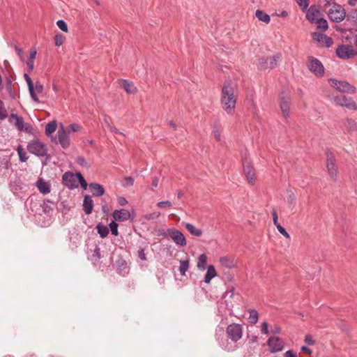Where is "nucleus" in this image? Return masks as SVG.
<instances>
[{
    "mask_svg": "<svg viewBox=\"0 0 357 357\" xmlns=\"http://www.w3.org/2000/svg\"><path fill=\"white\" fill-rule=\"evenodd\" d=\"M278 231L282 234L283 235L284 237H286L287 238H290V236L289 234H288V232L286 231V229L281 226V225H277L276 227Z\"/></svg>",
    "mask_w": 357,
    "mask_h": 357,
    "instance_id": "48",
    "label": "nucleus"
},
{
    "mask_svg": "<svg viewBox=\"0 0 357 357\" xmlns=\"http://www.w3.org/2000/svg\"><path fill=\"white\" fill-rule=\"evenodd\" d=\"M207 264V257L205 254H202L198 257L197 261V268L200 271H204L206 269Z\"/></svg>",
    "mask_w": 357,
    "mask_h": 357,
    "instance_id": "27",
    "label": "nucleus"
},
{
    "mask_svg": "<svg viewBox=\"0 0 357 357\" xmlns=\"http://www.w3.org/2000/svg\"><path fill=\"white\" fill-rule=\"evenodd\" d=\"M138 257L142 261L146 260V255H145L144 249V248H140L139 249V250H138Z\"/></svg>",
    "mask_w": 357,
    "mask_h": 357,
    "instance_id": "52",
    "label": "nucleus"
},
{
    "mask_svg": "<svg viewBox=\"0 0 357 357\" xmlns=\"http://www.w3.org/2000/svg\"><path fill=\"white\" fill-rule=\"evenodd\" d=\"M220 262L222 266H223L226 268H232L234 267V261L229 257H220Z\"/></svg>",
    "mask_w": 357,
    "mask_h": 357,
    "instance_id": "31",
    "label": "nucleus"
},
{
    "mask_svg": "<svg viewBox=\"0 0 357 357\" xmlns=\"http://www.w3.org/2000/svg\"><path fill=\"white\" fill-rule=\"evenodd\" d=\"M280 58V55L277 54L271 57H267L268 63V68H273L276 66L277 61Z\"/></svg>",
    "mask_w": 357,
    "mask_h": 357,
    "instance_id": "36",
    "label": "nucleus"
},
{
    "mask_svg": "<svg viewBox=\"0 0 357 357\" xmlns=\"http://www.w3.org/2000/svg\"><path fill=\"white\" fill-rule=\"evenodd\" d=\"M76 162L79 165L83 167L89 168L90 167V165L86 161L84 158L82 156H78L76 159Z\"/></svg>",
    "mask_w": 357,
    "mask_h": 357,
    "instance_id": "42",
    "label": "nucleus"
},
{
    "mask_svg": "<svg viewBox=\"0 0 357 357\" xmlns=\"http://www.w3.org/2000/svg\"><path fill=\"white\" fill-rule=\"evenodd\" d=\"M58 27L64 32L68 31V25L66 22L63 20H59L56 22Z\"/></svg>",
    "mask_w": 357,
    "mask_h": 357,
    "instance_id": "46",
    "label": "nucleus"
},
{
    "mask_svg": "<svg viewBox=\"0 0 357 357\" xmlns=\"http://www.w3.org/2000/svg\"><path fill=\"white\" fill-rule=\"evenodd\" d=\"M64 41V37L61 34H57L54 37L55 45L58 47L61 46Z\"/></svg>",
    "mask_w": 357,
    "mask_h": 357,
    "instance_id": "47",
    "label": "nucleus"
},
{
    "mask_svg": "<svg viewBox=\"0 0 357 357\" xmlns=\"http://www.w3.org/2000/svg\"><path fill=\"white\" fill-rule=\"evenodd\" d=\"M272 217H273V224L275 227H277V225H280L278 222V216L276 211L274 209H273V211H272Z\"/></svg>",
    "mask_w": 357,
    "mask_h": 357,
    "instance_id": "53",
    "label": "nucleus"
},
{
    "mask_svg": "<svg viewBox=\"0 0 357 357\" xmlns=\"http://www.w3.org/2000/svg\"><path fill=\"white\" fill-rule=\"evenodd\" d=\"M281 331H282V328L278 324H275L271 327L270 333H271L273 335L279 334L281 333Z\"/></svg>",
    "mask_w": 357,
    "mask_h": 357,
    "instance_id": "49",
    "label": "nucleus"
},
{
    "mask_svg": "<svg viewBox=\"0 0 357 357\" xmlns=\"http://www.w3.org/2000/svg\"><path fill=\"white\" fill-rule=\"evenodd\" d=\"M69 133L65 128L61 126L57 132V142L61 144L63 149H66L70 145Z\"/></svg>",
    "mask_w": 357,
    "mask_h": 357,
    "instance_id": "15",
    "label": "nucleus"
},
{
    "mask_svg": "<svg viewBox=\"0 0 357 357\" xmlns=\"http://www.w3.org/2000/svg\"><path fill=\"white\" fill-rule=\"evenodd\" d=\"M117 202L120 206H125L128 204V201L123 197H119L117 198Z\"/></svg>",
    "mask_w": 357,
    "mask_h": 357,
    "instance_id": "55",
    "label": "nucleus"
},
{
    "mask_svg": "<svg viewBox=\"0 0 357 357\" xmlns=\"http://www.w3.org/2000/svg\"><path fill=\"white\" fill-rule=\"evenodd\" d=\"M82 206L83 210L86 214L89 215L92 213L93 208V201L91 196H84Z\"/></svg>",
    "mask_w": 357,
    "mask_h": 357,
    "instance_id": "22",
    "label": "nucleus"
},
{
    "mask_svg": "<svg viewBox=\"0 0 357 357\" xmlns=\"http://www.w3.org/2000/svg\"><path fill=\"white\" fill-rule=\"evenodd\" d=\"M160 215V213L153 212V213L145 214L144 217L147 220H153L158 219Z\"/></svg>",
    "mask_w": 357,
    "mask_h": 357,
    "instance_id": "41",
    "label": "nucleus"
},
{
    "mask_svg": "<svg viewBox=\"0 0 357 357\" xmlns=\"http://www.w3.org/2000/svg\"><path fill=\"white\" fill-rule=\"evenodd\" d=\"M268 333V324L266 321H264L261 323V333L262 335H267Z\"/></svg>",
    "mask_w": 357,
    "mask_h": 357,
    "instance_id": "50",
    "label": "nucleus"
},
{
    "mask_svg": "<svg viewBox=\"0 0 357 357\" xmlns=\"http://www.w3.org/2000/svg\"><path fill=\"white\" fill-rule=\"evenodd\" d=\"M96 229L100 236L102 238H105L109 234V229L107 227L101 223H99L97 225Z\"/></svg>",
    "mask_w": 357,
    "mask_h": 357,
    "instance_id": "29",
    "label": "nucleus"
},
{
    "mask_svg": "<svg viewBox=\"0 0 357 357\" xmlns=\"http://www.w3.org/2000/svg\"><path fill=\"white\" fill-rule=\"evenodd\" d=\"M226 333L228 337L236 342L242 337L243 328L238 324H231L227 327Z\"/></svg>",
    "mask_w": 357,
    "mask_h": 357,
    "instance_id": "7",
    "label": "nucleus"
},
{
    "mask_svg": "<svg viewBox=\"0 0 357 357\" xmlns=\"http://www.w3.org/2000/svg\"><path fill=\"white\" fill-rule=\"evenodd\" d=\"M109 229H110V231H111V233L114 235V236H117L119 232H118V224L114 222V221H112L110 222L109 224Z\"/></svg>",
    "mask_w": 357,
    "mask_h": 357,
    "instance_id": "44",
    "label": "nucleus"
},
{
    "mask_svg": "<svg viewBox=\"0 0 357 357\" xmlns=\"http://www.w3.org/2000/svg\"><path fill=\"white\" fill-rule=\"evenodd\" d=\"M121 86L128 93L134 94L137 92V89L133 83L128 80H121Z\"/></svg>",
    "mask_w": 357,
    "mask_h": 357,
    "instance_id": "24",
    "label": "nucleus"
},
{
    "mask_svg": "<svg viewBox=\"0 0 357 357\" xmlns=\"http://www.w3.org/2000/svg\"><path fill=\"white\" fill-rule=\"evenodd\" d=\"M287 202L290 205H294L296 203V198L294 195H290L287 198Z\"/></svg>",
    "mask_w": 357,
    "mask_h": 357,
    "instance_id": "60",
    "label": "nucleus"
},
{
    "mask_svg": "<svg viewBox=\"0 0 357 357\" xmlns=\"http://www.w3.org/2000/svg\"><path fill=\"white\" fill-rule=\"evenodd\" d=\"M167 234L177 245L180 247H185L186 245L185 237L179 230L169 228L167 230Z\"/></svg>",
    "mask_w": 357,
    "mask_h": 357,
    "instance_id": "10",
    "label": "nucleus"
},
{
    "mask_svg": "<svg viewBox=\"0 0 357 357\" xmlns=\"http://www.w3.org/2000/svg\"><path fill=\"white\" fill-rule=\"evenodd\" d=\"M157 206L161 208L170 207L172 206V203L169 201H161L158 202Z\"/></svg>",
    "mask_w": 357,
    "mask_h": 357,
    "instance_id": "51",
    "label": "nucleus"
},
{
    "mask_svg": "<svg viewBox=\"0 0 357 357\" xmlns=\"http://www.w3.org/2000/svg\"><path fill=\"white\" fill-rule=\"evenodd\" d=\"M336 54L340 59H349L357 55V50L351 45H341L337 47Z\"/></svg>",
    "mask_w": 357,
    "mask_h": 357,
    "instance_id": "6",
    "label": "nucleus"
},
{
    "mask_svg": "<svg viewBox=\"0 0 357 357\" xmlns=\"http://www.w3.org/2000/svg\"><path fill=\"white\" fill-rule=\"evenodd\" d=\"M9 122L14 125L20 131L30 133L32 127L29 123H24L22 117L15 114H11L9 116Z\"/></svg>",
    "mask_w": 357,
    "mask_h": 357,
    "instance_id": "5",
    "label": "nucleus"
},
{
    "mask_svg": "<svg viewBox=\"0 0 357 357\" xmlns=\"http://www.w3.org/2000/svg\"><path fill=\"white\" fill-rule=\"evenodd\" d=\"M290 96L283 93L280 96V107L282 115L286 119L289 117Z\"/></svg>",
    "mask_w": 357,
    "mask_h": 357,
    "instance_id": "13",
    "label": "nucleus"
},
{
    "mask_svg": "<svg viewBox=\"0 0 357 357\" xmlns=\"http://www.w3.org/2000/svg\"><path fill=\"white\" fill-rule=\"evenodd\" d=\"M217 275L215 267L213 265H209L207 267V271L204 276V282L209 284L211 280Z\"/></svg>",
    "mask_w": 357,
    "mask_h": 357,
    "instance_id": "23",
    "label": "nucleus"
},
{
    "mask_svg": "<svg viewBox=\"0 0 357 357\" xmlns=\"http://www.w3.org/2000/svg\"><path fill=\"white\" fill-rule=\"evenodd\" d=\"M112 216L116 221L123 222L131 218L130 212L126 209L115 210Z\"/></svg>",
    "mask_w": 357,
    "mask_h": 357,
    "instance_id": "18",
    "label": "nucleus"
},
{
    "mask_svg": "<svg viewBox=\"0 0 357 357\" xmlns=\"http://www.w3.org/2000/svg\"><path fill=\"white\" fill-rule=\"evenodd\" d=\"M320 10L316 6H311L306 13L307 20L312 24L320 17Z\"/></svg>",
    "mask_w": 357,
    "mask_h": 357,
    "instance_id": "17",
    "label": "nucleus"
},
{
    "mask_svg": "<svg viewBox=\"0 0 357 357\" xmlns=\"http://www.w3.org/2000/svg\"><path fill=\"white\" fill-rule=\"evenodd\" d=\"M243 172L249 183L255 182V170L249 162L243 163Z\"/></svg>",
    "mask_w": 357,
    "mask_h": 357,
    "instance_id": "19",
    "label": "nucleus"
},
{
    "mask_svg": "<svg viewBox=\"0 0 357 357\" xmlns=\"http://www.w3.org/2000/svg\"><path fill=\"white\" fill-rule=\"evenodd\" d=\"M57 124L55 121L49 122L45 127V134L50 135L54 132L56 130Z\"/></svg>",
    "mask_w": 357,
    "mask_h": 357,
    "instance_id": "33",
    "label": "nucleus"
},
{
    "mask_svg": "<svg viewBox=\"0 0 357 357\" xmlns=\"http://www.w3.org/2000/svg\"><path fill=\"white\" fill-rule=\"evenodd\" d=\"M328 83L332 87L341 93H354L356 91V88L354 86L345 81L329 79Z\"/></svg>",
    "mask_w": 357,
    "mask_h": 357,
    "instance_id": "4",
    "label": "nucleus"
},
{
    "mask_svg": "<svg viewBox=\"0 0 357 357\" xmlns=\"http://www.w3.org/2000/svg\"><path fill=\"white\" fill-rule=\"evenodd\" d=\"M189 268V259L180 260V266L178 268L181 275H185V273Z\"/></svg>",
    "mask_w": 357,
    "mask_h": 357,
    "instance_id": "30",
    "label": "nucleus"
},
{
    "mask_svg": "<svg viewBox=\"0 0 357 357\" xmlns=\"http://www.w3.org/2000/svg\"><path fill=\"white\" fill-rule=\"evenodd\" d=\"M336 105L344 107L349 109L356 110L357 105L351 98L346 97L344 95H339L333 98Z\"/></svg>",
    "mask_w": 357,
    "mask_h": 357,
    "instance_id": "8",
    "label": "nucleus"
},
{
    "mask_svg": "<svg viewBox=\"0 0 357 357\" xmlns=\"http://www.w3.org/2000/svg\"><path fill=\"white\" fill-rule=\"evenodd\" d=\"M94 255L99 259L100 257V250L98 247H96L94 250Z\"/></svg>",
    "mask_w": 357,
    "mask_h": 357,
    "instance_id": "63",
    "label": "nucleus"
},
{
    "mask_svg": "<svg viewBox=\"0 0 357 357\" xmlns=\"http://www.w3.org/2000/svg\"><path fill=\"white\" fill-rule=\"evenodd\" d=\"M26 65H27L29 71L31 72L34 68V61L28 59V61H26Z\"/></svg>",
    "mask_w": 357,
    "mask_h": 357,
    "instance_id": "59",
    "label": "nucleus"
},
{
    "mask_svg": "<svg viewBox=\"0 0 357 357\" xmlns=\"http://www.w3.org/2000/svg\"><path fill=\"white\" fill-rule=\"evenodd\" d=\"M304 341L308 345H313L314 344V342L310 335H306L305 337Z\"/></svg>",
    "mask_w": 357,
    "mask_h": 357,
    "instance_id": "56",
    "label": "nucleus"
},
{
    "mask_svg": "<svg viewBox=\"0 0 357 357\" xmlns=\"http://www.w3.org/2000/svg\"><path fill=\"white\" fill-rule=\"evenodd\" d=\"M185 227L192 235L195 236L199 237L202 234V231L191 223H185Z\"/></svg>",
    "mask_w": 357,
    "mask_h": 357,
    "instance_id": "26",
    "label": "nucleus"
},
{
    "mask_svg": "<svg viewBox=\"0 0 357 357\" xmlns=\"http://www.w3.org/2000/svg\"><path fill=\"white\" fill-rule=\"evenodd\" d=\"M8 116L7 111L4 107L3 102L0 100V119H5Z\"/></svg>",
    "mask_w": 357,
    "mask_h": 357,
    "instance_id": "40",
    "label": "nucleus"
},
{
    "mask_svg": "<svg viewBox=\"0 0 357 357\" xmlns=\"http://www.w3.org/2000/svg\"><path fill=\"white\" fill-rule=\"evenodd\" d=\"M213 136L218 142L221 141V133L219 130L215 129L213 131Z\"/></svg>",
    "mask_w": 357,
    "mask_h": 357,
    "instance_id": "54",
    "label": "nucleus"
},
{
    "mask_svg": "<svg viewBox=\"0 0 357 357\" xmlns=\"http://www.w3.org/2000/svg\"><path fill=\"white\" fill-rule=\"evenodd\" d=\"M237 94L235 92V84L230 80L224 82L222 87L221 104L223 109L229 114L234 112L236 104Z\"/></svg>",
    "mask_w": 357,
    "mask_h": 357,
    "instance_id": "1",
    "label": "nucleus"
},
{
    "mask_svg": "<svg viewBox=\"0 0 357 357\" xmlns=\"http://www.w3.org/2000/svg\"><path fill=\"white\" fill-rule=\"evenodd\" d=\"M77 176H78L77 184H80L81 187L86 190L87 188L88 184L83 177L82 174L79 172H77Z\"/></svg>",
    "mask_w": 357,
    "mask_h": 357,
    "instance_id": "37",
    "label": "nucleus"
},
{
    "mask_svg": "<svg viewBox=\"0 0 357 357\" xmlns=\"http://www.w3.org/2000/svg\"><path fill=\"white\" fill-rule=\"evenodd\" d=\"M36 186L38 190L43 194H47L50 192V185L42 178H40L37 181Z\"/></svg>",
    "mask_w": 357,
    "mask_h": 357,
    "instance_id": "25",
    "label": "nucleus"
},
{
    "mask_svg": "<svg viewBox=\"0 0 357 357\" xmlns=\"http://www.w3.org/2000/svg\"><path fill=\"white\" fill-rule=\"evenodd\" d=\"M27 150L38 157H45L47 155L46 145L38 139L29 142L27 144Z\"/></svg>",
    "mask_w": 357,
    "mask_h": 357,
    "instance_id": "2",
    "label": "nucleus"
},
{
    "mask_svg": "<svg viewBox=\"0 0 357 357\" xmlns=\"http://www.w3.org/2000/svg\"><path fill=\"white\" fill-rule=\"evenodd\" d=\"M303 10H307L309 6V0H294Z\"/></svg>",
    "mask_w": 357,
    "mask_h": 357,
    "instance_id": "43",
    "label": "nucleus"
},
{
    "mask_svg": "<svg viewBox=\"0 0 357 357\" xmlns=\"http://www.w3.org/2000/svg\"><path fill=\"white\" fill-rule=\"evenodd\" d=\"M301 351H303L307 354H311V352H312L311 349L305 346H302L301 347Z\"/></svg>",
    "mask_w": 357,
    "mask_h": 357,
    "instance_id": "64",
    "label": "nucleus"
},
{
    "mask_svg": "<svg viewBox=\"0 0 357 357\" xmlns=\"http://www.w3.org/2000/svg\"><path fill=\"white\" fill-rule=\"evenodd\" d=\"M89 187L91 192L95 197H100L105 193V189L102 185L97 183H91Z\"/></svg>",
    "mask_w": 357,
    "mask_h": 357,
    "instance_id": "21",
    "label": "nucleus"
},
{
    "mask_svg": "<svg viewBox=\"0 0 357 357\" xmlns=\"http://www.w3.org/2000/svg\"><path fill=\"white\" fill-rule=\"evenodd\" d=\"M267 346L271 353H277L283 349L284 342L278 336H271L268 338Z\"/></svg>",
    "mask_w": 357,
    "mask_h": 357,
    "instance_id": "12",
    "label": "nucleus"
},
{
    "mask_svg": "<svg viewBox=\"0 0 357 357\" xmlns=\"http://www.w3.org/2000/svg\"><path fill=\"white\" fill-rule=\"evenodd\" d=\"M126 181V186H132L134 183V179L131 176H127L125 178Z\"/></svg>",
    "mask_w": 357,
    "mask_h": 357,
    "instance_id": "57",
    "label": "nucleus"
},
{
    "mask_svg": "<svg viewBox=\"0 0 357 357\" xmlns=\"http://www.w3.org/2000/svg\"><path fill=\"white\" fill-rule=\"evenodd\" d=\"M249 321L252 324H255L259 319V314L257 310L254 309H249Z\"/></svg>",
    "mask_w": 357,
    "mask_h": 357,
    "instance_id": "34",
    "label": "nucleus"
},
{
    "mask_svg": "<svg viewBox=\"0 0 357 357\" xmlns=\"http://www.w3.org/2000/svg\"><path fill=\"white\" fill-rule=\"evenodd\" d=\"M24 77L25 81L26 82L28 89H29V92L31 99L35 102L38 103L40 102V100H39L38 96L34 92L33 82L32 79H31L29 75L26 73L24 74Z\"/></svg>",
    "mask_w": 357,
    "mask_h": 357,
    "instance_id": "20",
    "label": "nucleus"
},
{
    "mask_svg": "<svg viewBox=\"0 0 357 357\" xmlns=\"http://www.w3.org/2000/svg\"><path fill=\"white\" fill-rule=\"evenodd\" d=\"M312 38L314 40L321 43L326 47H331L333 43V39L331 37L321 33H314L312 34Z\"/></svg>",
    "mask_w": 357,
    "mask_h": 357,
    "instance_id": "16",
    "label": "nucleus"
},
{
    "mask_svg": "<svg viewBox=\"0 0 357 357\" xmlns=\"http://www.w3.org/2000/svg\"><path fill=\"white\" fill-rule=\"evenodd\" d=\"M255 15L259 21H261L266 24L270 22V16L262 10H257L255 13Z\"/></svg>",
    "mask_w": 357,
    "mask_h": 357,
    "instance_id": "28",
    "label": "nucleus"
},
{
    "mask_svg": "<svg viewBox=\"0 0 357 357\" xmlns=\"http://www.w3.org/2000/svg\"><path fill=\"white\" fill-rule=\"evenodd\" d=\"M63 183L70 189H73L78 187L77 179L76 174H73L70 172H66L63 175Z\"/></svg>",
    "mask_w": 357,
    "mask_h": 357,
    "instance_id": "14",
    "label": "nucleus"
},
{
    "mask_svg": "<svg viewBox=\"0 0 357 357\" xmlns=\"http://www.w3.org/2000/svg\"><path fill=\"white\" fill-rule=\"evenodd\" d=\"M81 128V126L77 123H71L69 125V126L66 128H65V130H67V132L68 133L70 132H77V131H79Z\"/></svg>",
    "mask_w": 357,
    "mask_h": 357,
    "instance_id": "39",
    "label": "nucleus"
},
{
    "mask_svg": "<svg viewBox=\"0 0 357 357\" xmlns=\"http://www.w3.org/2000/svg\"><path fill=\"white\" fill-rule=\"evenodd\" d=\"M19 159L21 162H26L28 160V155L22 146H18L17 148Z\"/></svg>",
    "mask_w": 357,
    "mask_h": 357,
    "instance_id": "35",
    "label": "nucleus"
},
{
    "mask_svg": "<svg viewBox=\"0 0 357 357\" xmlns=\"http://www.w3.org/2000/svg\"><path fill=\"white\" fill-rule=\"evenodd\" d=\"M33 89L36 94V93H41L43 91L44 86L40 82L38 81L33 84Z\"/></svg>",
    "mask_w": 357,
    "mask_h": 357,
    "instance_id": "45",
    "label": "nucleus"
},
{
    "mask_svg": "<svg viewBox=\"0 0 357 357\" xmlns=\"http://www.w3.org/2000/svg\"><path fill=\"white\" fill-rule=\"evenodd\" d=\"M326 168L331 179L337 181L338 171L335 160L331 153H327L326 155Z\"/></svg>",
    "mask_w": 357,
    "mask_h": 357,
    "instance_id": "11",
    "label": "nucleus"
},
{
    "mask_svg": "<svg viewBox=\"0 0 357 357\" xmlns=\"http://www.w3.org/2000/svg\"><path fill=\"white\" fill-rule=\"evenodd\" d=\"M308 69L317 76H322L324 73V67L321 62L312 56L308 58Z\"/></svg>",
    "mask_w": 357,
    "mask_h": 357,
    "instance_id": "9",
    "label": "nucleus"
},
{
    "mask_svg": "<svg viewBox=\"0 0 357 357\" xmlns=\"http://www.w3.org/2000/svg\"><path fill=\"white\" fill-rule=\"evenodd\" d=\"M313 24H316L317 25V29L322 31H326L328 28L326 20L321 17L318 18Z\"/></svg>",
    "mask_w": 357,
    "mask_h": 357,
    "instance_id": "32",
    "label": "nucleus"
},
{
    "mask_svg": "<svg viewBox=\"0 0 357 357\" xmlns=\"http://www.w3.org/2000/svg\"><path fill=\"white\" fill-rule=\"evenodd\" d=\"M36 54H37L36 50L35 48H31L30 50V55H29V59L34 61L36 59Z\"/></svg>",
    "mask_w": 357,
    "mask_h": 357,
    "instance_id": "58",
    "label": "nucleus"
},
{
    "mask_svg": "<svg viewBox=\"0 0 357 357\" xmlns=\"http://www.w3.org/2000/svg\"><path fill=\"white\" fill-rule=\"evenodd\" d=\"M284 357H298V356L291 350H289L284 354Z\"/></svg>",
    "mask_w": 357,
    "mask_h": 357,
    "instance_id": "61",
    "label": "nucleus"
},
{
    "mask_svg": "<svg viewBox=\"0 0 357 357\" xmlns=\"http://www.w3.org/2000/svg\"><path fill=\"white\" fill-rule=\"evenodd\" d=\"M328 16L332 22L340 23L345 18L346 11L341 5L334 3L328 10Z\"/></svg>",
    "mask_w": 357,
    "mask_h": 357,
    "instance_id": "3",
    "label": "nucleus"
},
{
    "mask_svg": "<svg viewBox=\"0 0 357 357\" xmlns=\"http://www.w3.org/2000/svg\"><path fill=\"white\" fill-rule=\"evenodd\" d=\"M259 68L261 70L268 69V63L267 58H261L259 60Z\"/></svg>",
    "mask_w": 357,
    "mask_h": 357,
    "instance_id": "38",
    "label": "nucleus"
},
{
    "mask_svg": "<svg viewBox=\"0 0 357 357\" xmlns=\"http://www.w3.org/2000/svg\"><path fill=\"white\" fill-rule=\"evenodd\" d=\"M158 178L154 177L152 180V188L151 190H153L154 188H156L158 185Z\"/></svg>",
    "mask_w": 357,
    "mask_h": 357,
    "instance_id": "62",
    "label": "nucleus"
}]
</instances>
